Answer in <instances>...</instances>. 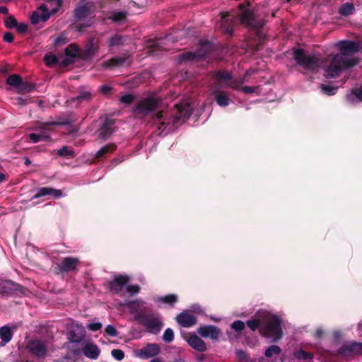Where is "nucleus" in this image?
<instances>
[{
    "instance_id": "nucleus-52",
    "label": "nucleus",
    "mask_w": 362,
    "mask_h": 362,
    "mask_svg": "<svg viewBox=\"0 0 362 362\" xmlns=\"http://www.w3.org/2000/svg\"><path fill=\"white\" fill-rule=\"evenodd\" d=\"M67 42V38L66 37L62 34L60 35H59L55 40H54V45L55 46H59V45H64L66 44Z\"/></svg>"
},
{
    "instance_id": "nucleus-58",
    "label": "nucleus",
    "mask_w": 362,
    "mask_h": 362,
    "mask_svg": "<svg viewBox=\"0 0 362 362\" xmlns=\"http://www.w3.org/2000/svg\"><path fill=\"white\" fill-rule=\"evenodd\" d=\"M102 323L97 322H92L88 325L87 327L88 329L91 331H98L102 327Z\"/></svg>"
},
{
    "instance_id": "nucleus-38",
    "label": "nucleus",
    "mask_w": 362,
    "mask_h": 362,
    "mask_svg": "<svg viewBox=\"0 0 362 362\" xmlns=\"http://www.w3.org/2000/svg\"><path fill=\"white\" fill-rule=\"evenodd\" d=\"M57 155L62 158H72L74 157V152L66 146H63L57 151Z\"/></svg>"
},
{
    "instance_id": "nucleus-39",
    "label": "nucleus",
    "mask_w": 362,
    "mask_h": 362,
    "mask_svg": "<svg viewBox=\"0 0 362 362\" xmlns=\"http://www.w3.org/2000/svg\"><path fill=\"white\" fill-rule=\"evenodd\" d=\"M354 95H355L358 100L362 102V85L359 88H353L351 94L346 95V100L351 101Z\"/></svg>"
},
{
    "instance_id": "nucleus-18",
    "label": "nucleus",
    "mask_w": 362,
    "mask_h": 362,
    "mask_svg": "<svg viewBox=\"0 0 362 362\" xmlns=\"http://www.w3.org/2000/svg\"><path fill=\"white\" fill-rule=\"evenodd\" d=\"M198 333L203 337L217 339L220 335V330L213 325H205L200 327Z\"/></svg>"
},
{
    "instance_id": "nucleus-8",
    "label": "nucleus",
    "mask_w": 362,
    "mask_h": 362,
    "mask_svg": "<svg viewBox=\"0 0 362 362\" xmlns=\"http://www.w3.org/2000/svg\"><path fill=\"white\" fill-rule=\"evenodd\" d=\"M238 8L240 11H242V14L240 15V19L243 24H245L247 26L254 28H260L263 26L264 24L262 23L257 21L255 19L254 13L252 10L245 9V4H239Z\"/></svg>"
},
{
    "instance_id": "nucleus-1",
    "label": "nucleus",
    "mask_w": 362,
    "mask_h": 362,
    "mask_svg": "<svg viewBox=\"0 0 362 362\" xmlns=\"http://www.w3.org/2000/svg\"><path fill=\"white\" fill-rule=\"evenodd\" d=\"M281 322L278 315L267 310H259L247 322V325L252 331L259 328L262 335L276 341L283 334Z\"/></svg>"
},
{
    "instance_id": "nucleus-53",
    "label": "nucleus",
    "mask_w": 362,
    "mask_h": 362,
    "mask_svg": "<svg viewBox=\"0 0 362 362\" xmlns=\"http://www.w3.org/2000/svg\"><path fill=\"white\" fill-rule=\"evenodd\" d=\"M105 332H106L108 335H110V336H111V337H116V336H117V334H118V332H117V331L116 328H115L114 326L111 325H108L106 327V328H105Z\"/></svg>"
},
{
    "instance_id": "nucleus-21",
    "label": "nucleus",
    "mask_w": 362,
    "mask_h": 362,
    "mask_svg": "<svg viewBox=\"0 0 362 362\" xmlns=\"http://www.w3.org/2000/svg\"><path fill=\"white\" fill-rule=\"evenodd\" d=\"M214 100L221 107H226L229 105L230 102V94L220 90L219 88L214 90Z\"/></svg>"
},
{
    "instance_id": "nucleus-37",
    "label": "nucleus",
    "mask_w": 362,
    "mask_h": 362,
    "mask_svg": "<svg viewBox=\"0 0 362 362\" xmlns=\"http://www.w3.org/2000/svg\"><path fill=\"white\" fill-rule=\"evenodd\" d=\"M22 78L18 74H11L6 80V83L8 85H10L11 86H13L18 89L21 82Z\"/></svg>"
},
{
    "instance_id": "nucleus-6",
    "label": "nucleus",
    "mask_w": 362,
    "mask_h": 362,
    "mask_svg": "<svg viewBox=\"0 0 362 362\" xmlns=\"http://www.w3.org/2000/svg\"><path fill=\"white\" fill-rule=\"evenodd\" d=\"M158 100L147 97L139 100L132 108V112L137 118H144L158 108Z\"/></svg>"
},
{
    "instance_id": "nucleus-46",
    "label": "nucleus",
    "mask_w": 362,
    "mask_h": 362,
    "mask_svg": "<svg viewBox=\"0 0 362 362\" xmlns=\"http://www.w3.org/2000/svg\"><path fill=\"white\" fill-rule=\"evenodd\" d=\"M163 339L167 343L171 342L174 339L173 330L170 328L166 329L164 332Z\"/></svg>"
},
{
    "instance_id": "nucleus-42",
    "label": "nucleus",
    "mask_w": 362,
    "mask_h": 362,
    "mask_svg": "<svg viewBox=\"0 0 362 362\" xmlns=\"http://www.w3.org/2000/svg\"><path fill=\"white\" fill-rule=\"evenodd\" d=\"M320 88L322 92L327 95H335L337 90L338 89L337 87H334L332 86L325 84H322Z\"/></svg>"
},
{
    "instance_id": "nucleus-62",
    "label": "nucleus",
    "mask_w": 362,
    "mask_h": 362,
    "mask_svg": "<svg viewBox=\"0 0 362 362\" xmlns=\"http://www.w3.org/2000/svg\"><path fill=\"white\" fill-rule=\"evenodd\" d=\"M324 334V330L321 327H318L316 331L315 336L316 338H320Z\"/></svg>"
},
{
    "instance_id": "nucleus-2",
    "label": "nucleus",
    "mask_w": 362,
    "mask_h": 362,
    "mask_svg": "<svg viewBox=\"0 0 362 362\" xmlns=\"http://www.w3.org/2000/svg\"><path fill=\"white\" fill-rule=\"evenodd\" d=\"M175 107V112L170 116H164L163 111H159L153 115V119L158 122V129L161 132L177 129L189 119L192 113V109L187 103L176 104Z\"/></svg>"
},
{
    "instance_id": "nucleus-3",
    "label": "nucleus",
    "mask_w": 362,
    "mask_h": 362,
    "mask_svg": "<svg viewBox=\"0 0 362 362\" xmlns=\"http://www.w3.org/2000/svg\"><path fill=\"white\" fill-rule=\"evenodd\" d=\"M132 277L127 274H117L112 276V279L108 282L110 291L119 293L126 291L128 294H137L141 291L138 284H131Z\"/></svg>"
},
{
    "instance_id": "nucleus-7",
    "label": "nucleus",
    "mask_w": 362,
    "mask_h": 362,
    "mask_svg": "<svg viewBox=\"0 0 362 362\" xmlns=\"http://www.w3.org/2000/svg\"><path fill=\"white\" fill-rule=\"evenodd\" d=\"M80 264L81 262L78 257H65L54 267L53 272L56 275H64L77 271Z\"/></svg>"
},
{
    "instance_id": "nucleus-48",
    "label": "nucleus",
    "mask_w": 362,
    "mask_h": 362,
    "mask_svg": "<svg viewBox=\"0 0 362 362\" xmlns=\"http://www.w3.org/2000/svg\"><path fill=\"white\" fill-rule=\"evenodd\" d=\"M112 356L117 361H122L124 358V353L121 349H113L111 351Z\"/></svg>"
},
{
    "instance_id": "nucleus-30",
    "label": "nucleus",
    "mask_w": 362,
    "mask_h": 362,
    "mask_svg": "<svg viewBox=\"0 0 362 362\" xmlns=\"http://www.w3.org/2000/svg\"><path fill=\"white\" fill-rule=\"evenodd\" d=\"M117 148L115 144H109L103 146L95 153V158L100 159L105 158L108 153L113 152Z\"/></svg>"
},
{
    "instance_id": "nucleus-31",
    "label": "nucleus",
    "mask_w": 362,
    "mask_h": 362,
    "mask_svg": "<svg viewBox=\"0 0 362 362\" xmlns=\"http://www.w3.org/2000/svg\"><path fill=\"white\" fill-rule=\"evenodd\" d=\"M35 88V85L34 83L21 80V82L17 90L18 93L24 94L32 92Z\"/></svg>"
},
{
    "instance_id": "nucleus-63",
    "label": "nucleus",
    "mask_w": 362,
    "mask_h": 362,
    "mask_svg": "<svg viewBox=\"0 0 362 362\" xmlns=\"http://www.w3.org/2000/svg\"><path fill=\"white\" fill-rule=\"evenodd\" d=\"M357 332L358 334L362 337V320L358 323Z\"/></svg>"
},
{
    "instance_id": "nucleus-27",
    "label": "nucleus",
    "mask_w": 362,
    "mask_h": 362,
    "mask_svg": "<svg viewBox=\"0 0 362 362\" xmlns=\"http://www.w3.org/2000/svg\"><path fill=\"white\" fill-rule=\"evenodd\" d=\"M187 342L192 348L197 351H204L206 349L205 343L196 335L190 336Z\"/></svg>"
},
{
    "instance_id": "nucleus-13",
    "label": "nucleus",
    "mask_w": 362,
    "mask_h": 362,
    "mask_svg": "<svg viewBox=\"0 0 362 362\" xmlns=\"http://www.w3.org/2000/svg\"><path fill=\"white\" fill-rule=\"evenodd\" d=\"M339 353L344 356L362 354V342L345 343L339 350Z\"/></svg>"
},
{
    "instance_id": "nucleus-51",
    "label": "nucleus",
    "mask_w": 362,
    "mask_h": 362,
    "mask_svg": "<svg viewBox=\"0 0 362 362\" xmlns=\"http://www.w3.org/2000/svg\"><path fill=\"white\" fill-rule=\"evenodd\" d=\"M243 83H244V79H241L239 81L234 80L230 83H227L226 85V86L231 87L233 89L238 90L240 85L243 84Z\"/></svg>"
},
{
    "instance_id": "nucleus-24",
    "label": "nucleus",
    "mask_w": 362,
    "mask_h": 362,
    "mask_svg": "<svg viewBox=\"0 0 362 362\" xmlns=\"http://www.w3.org/2000/svg\"><path fill=\"white\" fill-rule=\"evenodd\" d=\"M30 351L37 356L42 357L46 354V347L40 340L32 341L29 346Z\"/></svg>"
},
{
    "instance_id": "nucleus-4",
    "label": "nucleus",
    "mask_w": 362,
    "mask_h": 362,
    "mask_svg": "<svg viewBox=\"0 0 362 362\" xmlns=\"http://www.w3.org/2000/svg\"><path fill=\"white\" fill-rule=\"evenodd\" d=\"M358 62L359 59L357 57L346 58L339 54H336L326 69L325 76L326 78H336L341 74L342 70L354 67Z\"/></svg>"
},
{
    "instance_id": "nucleus-36",
    "label": "nucleus",
    "mask_w": 362,
    "mask_h": 362,
    "mask_svg": "<svg viewBox=\"0 0 362 362\" xmlns=\"http://www.w3.org/2000/svg\"><path fill=\"white\" fill-rule=\"evenodd\" d=\"M214 77L218 81H228L232 79V74L226 70H218L214 74Z\"/></svg>"
},
{
    "instance_id": "nucleus-14",
    "label": "nucleus",
    "mask_w": 362,
    "mask_h": 362,
    "mask_svg": "<svg viewBox=\"0 0 362 362\" xmlns=\"http://www.w3.org/2000/svg\"><path fill=\"white\" fill-rule=\"evenodd\" d=\"M25 294L24 288L10 281L1 279V294Z\"/></svg>"
},
{
    "instance_id": "nucleus-20",
    "label": "nucleus",
    "mask_w": 362,
    "mask_h": 362,
    "mask_svg": "<svg viewBox=\"0 0 362 362\" xmlns=\"http://www.w3.org/2000/svg\"><path fill=\"white\" fill-rule=\"evenodd\" d=\"M234 20L232 18H230L228 13H226L222 15L221 22V29L222 32L225 34H228L230 36H232L233 34V27H234Z\"/></svg>"
},
{
    "instance_id": "nucleus-12",
    "label": "nucleus",
    "mask_w": 362,
    "mask_h": 362,
    "mask_svg": "<svg viewBox=\"0 0 362 362\" xmlns=\"http://www.w3.org/2000/svg\"><path fill=\"white\" fill-rule=\"evenodd\" d=\"M141 323L153 334L158 333L163 327V323L158 317H144L141 319Z\"/></svg>"
},
{
    "instance_id": "nucleus-22",
    "label": "nucleus",
    "mask_w": 362,
    "mask_h": 362,
    "mask_svg": "<svg viewBox=\"0 0 362 362\" xmlns=\"http://www.w3.org/2000/svg\"><path fill=\"white\" fill-rule=\"evenodd\" d=\"M130 38L127 35L115 34L108 38L107 42L110 47H119L129 43Z\"/></svg>"
},
{
    "instance_id": "nucleus-50",
    "label": "nucleus",
    "mask_w": 362,
    "mask_h": 362,
    "mask_svg": "<svg viewBox=\"0 0 362 362\" xmlns=\"http://www.w3.org/2000/svg\"><path fill=\"white\" fill-rule=\"evenodd\" d=\"M236 357L240 362H247V356L245 351L237 350Z\"/></svg>"
},
{
    "instance_id": "nucleus-17",
    "label": "nucleus",
    "mask_w": 362,
    "mask_h": 362,
    "mask_svg": "<svg viewBox=\"0 0 362 362\" xmlns=\"http://www.w3.org/2000/svg\"><path fill=\"white\" fill-rule=\"evenodd\" d=\"M90 14V3L86 0H79L74 10V17L77 20L83 19Z\"/></svg>"
},
{
    "instance_id": "nucleus-59",
    "label": "nucleus",
    "mask_w": 362,
    "mask_h": 362,
    "mask_svg": "<svg viewBox=\"0 0 362 362\" xmlns=\"http://www.w3.org/2000/svg\"><path fill=\"white\" fill-rule=\"evenodd\" d=\"M3 40L5 42H9V43L12 42L13 41V33H10V32H6L4 34Z\"/></svg>"
},
{
    "instance_id": "nucleus-25",
    "label": "nucleus",
    "mask_w": 362,
    "mask_h": 362,
    "mask_svg": "<svg viewBox=\"0 0 362 362\" xmlns=\"http://www.w3.org/2000/svg\"><path fill=\"white\" fill-rule=\"evenodd\" d=\"M100 353V350L95 344L89 343L84 346L83 354L88 358L96 359L99 356Z\"/></svg>"
},
{
    "instance_id": "nucleus-16",
    "label": "nucleus",
    "mask_w": 362,
    "mask_h": 362,
    "mask_svg": "<svg viewBox=\"0 0 362 362\" xmlns=\"http://www.w3.org/2000/svg\"><path fill=\"white\" fill-rule=\"evenodd\" d=\"M115 119L105 118L98 129V136L102 139H107L114 132Z\"/></svg>"
},
{
    "instance_id": "nucleus-49",
    "label": "nucleus",
    "mask_w": 362,
    "mask_h": 362,
    "mask_svg": "<svg viewBox=\"0 0 362 362\" xmlns=\"http://www.w3.org/2000/svg\"><path fill=\"white\" fill-rule=\"evenodd\" d=\"M135 99V96L132 94H125L120 98V101L126 105L131 104Z\"/></svg>"
},
{
    "instance_id": "nucleus-9",
    "label": "nucleus",
    "mask_w": 362,
    "mask_h": 362,
    "mask_svg": "<svg viewBox=\"0 0 362 362\" xmlns=\"http://www.w3.org/2000/svg\"><path fill=\"white\" fill-rule=\"evenodd\" d=\"M337 47L340 51V56L349 58L360 49V45L358 42L351 40H342L338 42Z\"/></svg>"
},
{
    "instance_id": "nucleus-45",
    "label": "nucleus",
    "mask_w": 362,
    "mask_h": 362,
    "mask_svg": "<svg viewBox=\"0 0 362 362\" xmlns=\"http://www.w3.org/2000/svg\"><path fill=\"white\" fill-rule=\"evenodd\" d=\"M39 8L42 10V13H40V21H47L50 17V13L47 8L45 5H41Z\"/></svg>"
},
{
    "instance_id": "nucleus-40",
    "label": "nucleus",
    "mask_w": 362,
    "mask_h": 362,
    "mask_svg": "<svg viewBox=\"0 0 362 362\" xmlns=\"http://www.w3.org/2000/svg\"><path fill=\"white\" fill-rule=\"evenodd\" d=\"M4 25L8 29L15 28L18 25V21L13 15H8L4 21Z\"/></svg>"
},
{
    "instance_id": "nucleus-5",
    "label": "nucleus",
    "mask_w": 362,
    "mask_h": 362,
    "mask_svg": "<svg viewBox=\"0 0 362 362\" xmlns=\"http://www.w3.org/2000/svg\"><path fill=\"white\" fill-rule=\"evenodd\" d=\"M293 57L296 64L305 70L315 71L320 66V60L315 54H307L302 48H293Z\"/></svg>"
},
{
    "instance_id": "nucleus-26",
    "label": "nucleus",
    "mask_w": 362,
    "mask_h": 362,
    "mask_svg": "<svg viewBox=\"0 0 362 362\" xmlns=\"http://www.w3.org/2000/svg\"><path fill=\"white\" fill-rule=\"evenodd\" d=\"M204 56L200 52H186L179 55L178 58L179 62L182 63L184 62L199 61Z\"/></svg>"
},
{
    "instance_id": "nucleus-43",
    "label": "nucleus",
    "mask_w": 362,
    "mask_h": 362,
    "mask_svg": "<svg viewBox=\"0 0 362 362\" xmlns=\"http://www.w3.org/2000/svg\"><path fill=\"white\" fill-rule=\"evenodd\" d=\"M280 352H281V349L279 346L272 345L266 349L265 356L267 357H272L275 355L279 354Z\"/></svg>"
},
{
    "instance_id": "nucleus-15",
    "label": "nucleus",
    "mask_w": 362,
    "mask_h": 362,
    "mask_svg": "<svg viewBox=\"0 0 362 362\" xmlns=\"http://www.w3.org/2000/svg\"><path fill=\"white\" fill-rule=\"evenodd\" d=\"M129 57V54H125L124 56H116L106 61H103L101 64V66L105 69L113 70L125 65V63Z\"/></svg>"
},
{
    "instance_id": "nucleus-60",
    "label": "nucleus",
    "mask_w": 362,
    "mask_h": 362,
    "mask_svg": "<svg viewBox=\"0 0 362 362\" xmlns=\"http://www.w3.org/2000/svg\"><path fill=\"white\" fill-rule=\"evenodd\" d=\"M112 90V87L108 85H103L100 87V92L104 95H108L110 94V91Z\"/></svg>"
},
{
    "instance_id": "nucleus-44",
    "label": "nucleus",
    "mask_w": 362,
    "mask_h": 362,
    "mask_svg": "<svg viewBox=\"0 0 362 362\" xmlns=\"http://www.w3.org/2000/svg\"><path fill=\"white\" fill-rule=\"evenodd\" d=\"M44 61L45 64L48 66H53L59 63L58 57L53 54L45 55Z\"/></svg>"
},
{
    "instance_id": "nucleus-23",
    "label": "nucleus",
    "mask_w": 362,
    "mask_h": 362,
    "mask_svg": "<svg viewBox=\"0 0 362 362\" xmlns=\"http://www.w3.org/2000/svg\"><path fill=\"white\" fill-rule=\"evenodd\" d=\"M177 322L185 327H189L194 325L196 322V318L192 314L182 313L179 314L177 317Z\"/></svg>"
},
{
    "instance_id": "nucleus-33",
    "label": "nucleus",
    "mask_w": 362,
    "mask_h": 362,
    "mask_svg": "<svg viewBox=\"0 0 362 362\" xmlns=\"http://www.w3.org/2000/svg\"><path fill=\"white\" fill-rule=\"evenodd\" d=\"M92 98V93L88 90H80L78 95L71 98L74 103H81L83 101H88Z\"/></svg>"
},
{
    "instance_id": "nucleus-29",
    "label": "nucleus",
    "mask_w": 362,
    "mask_h": 362,
    "mask_svg": "<svg viewBox=\"0 0 362 362\" xmlns=\"http://www.w3.org/2000/svg\"><path fill=\"white\" fill-rule=\"evenodd\" d=\"M16 329V326H4L1 327V346L11 341L13 330Z\"/></svg>"
},
{
    "instance_id": "nucleus-35",
    "label": "nucleus",
    "mask_w": 362,
    "mask_h": 362,
    "mask_svg": "<svg viewBox=\"0 0 362 362\" xmlns=\"http://www.w3.org/2000/svg\"><path fill=\"white\" fill-rule=\"evenodd\" d=\"M64 54L66 57H71L73 59H79V49L75 44H71L64 49Z\"/></svg>"
},
{
    "instance_id": "nucleus-55",
    "label": "nucleus",
    "mask_w": 362,
    "mask_h": 362,
    "mask_svg": "<svg viewBox=\"0 0 362 362\" xmlns=\"http://www.w3.org/2000/svg\"><path fill=\"white\" fill-rule=\"evenodd\" d=\"M40 21V13L37 11H33L30 16V22L33 25L37 24Z\"/></svg>"
},
{
    "instance_id": "nucleus-64",
    "label": "nucleus",
    "mask_w": 362,
    "mask_h": 362,
    "mask_svg": "<svg viewBox=\"0 0 362 362\" xmlns=\"http://www.w3.org/2000/svg\"><path fill=\"white\" fill-rule=\"evenodd\" d=\"M1 14L6 15L7 16L9 15L7 7L1 6Z\"/></svg>"
},
{
    "instance_id": "nucleus-34",
    "label": "nucleus",
    "mask_w": 362,
    "mask_h": 362,
    "mask_svg": "<svg viewBox=\"0 0 362 362\" xmlns=\"http://www.w3.org/2000/svg\"><path fill=\"white\" fill-rule=\"evenodd\" d=\"M355 7L353 4L345 3L343 4L339 9V13L343 16H348L354 13Z\"/></svg>"
},
{
    "instance_id": "nucleus-54",
    "label": "nucleus",
    "mask_w": 362,
    "mask_h": 362,
    "mask_svg": "<svg viewBox=\"0 0 362 362\" xmlns=\"http://www.w3.org/2000/svg\"><path fill=\"white\" fill-rule=\"evenodd\" d=\"M75 62V59L67 57L65 59H63L61 62H59L60 66L62 67H66L69 66L70 64H73Z\"/></svg>"
},
{
    "instance_id": "nucleus-11",
    "label": "nucleus",
    "mask_w": 362,
    "mask_h": 362,
    "mask_svg": "<svg viewBox=\"0 0 362 362\" xmlns=\"http://www.w3.org/2000/svg\"><path fill=\"white\" fill-rule=\"evenodd\" d=\"M160 352V347L156 344H148L141 349H136L133 351L135 357L147 359L150 357H153L158 354Z\"/></svg>"
},
{
    "instance_id": "nucleus-61",
    "label": "nucleus",
    "mask_w": 362,
    "mask_h": 362,
    "mask_svg": "<svg viewBox=\"0 0 362 362\" xmlns=\"http://www.w3.org/2000/svg\"><path fill=\"white\" fill-rule=\"evenodd\" d=\"M256 88L254 86H243L241 88L242 91L245 94L252 93L255 91Z\"/></svg>"
},
{
    "instance_id": "nucleus-56",
    "label": "nucleus",
    "mask_w": 362,
    "mask_h": 362,
    "mask_svg": "<svg viewBox=\"0 0 362 362\" xmlns=\"http://www.w3.org/2000/svg\"><path fill=\"white\" fill-rule=\"evenodd\" d=\"M231 327L235 331H241L245 327V323L240 320H237L232 324Z\"/></svg>"
},
{
    "instance_id": "nucleus-41",
    "label": "nucleus",
    "mask_w": 362,
    "mask_h": 362,
    "mask_svg": "<svg viewBox=\"0 0 362 362\" xmlns=\"http://www.w3.org/2000/svg\"><path fill=\"white\" fill-rule=\"evenodd\" d=\"M127 13L126 11H119L114 13L110 18L115 23L122 22L127 18Z\"/></svg>"
},
{
    "instance_id": "nucleus-10",
    "label": "nucleus",
    "mask_w": 362,
    "mask_h": 362,
    "mask_svg": "<svg viewBox=\"0 0 362 362\" xmlns=\"http://www.w3.org/2000/svg\"><path fill=\"white\" fill-rule=\"evenodd\" d=\"M316 354L313 351L307 350L305 348L296 349L293 353V357L288 362H315Z\"/></svg>"
},
{
    "instance_id": "nucleus-32",
    "label": "nucleus",
    "mask_w": 362,
    "mask_h": 362,
    "mask_svg": "<svg viewBox=\"0 0 362 362\" xmlns=\"http://www.w3.org/2000/svg\"><path fill=\"white\" fill-rule=\"evenodd\" d=\"M28 136L30 141L35 144L40 141H49L51 139L50 136L45 132L31 133Z\"/></svg>"
},
{
    "instance_id": "nucleus-47",
    "label": "nucleus",
    "mask_w": 362,
    "mask_h": 362,
    "mask_svg": "<svg viewBox=\"0 0 362 362\" xmlns=\"http://www.w3.org/2000/svg\"><path fill=\"white\" fill-rule=\"evenodd\" d=\"M160 300L164 303L173 305L177 301V299L176 296H165L160 298Z\"/></svg>"
},
{
    "instance_id": "nucleus-57",
    "label": "nucleus",
    "mask_w": 362,
    "mask_h": 362,
    "mask_svg": "<svg viewBox=\"0 0 362 362\" xmlns=\"http://www.w3.org/2000/svg\"><path fill=\"white\" fill-rule=\"evenodd\" d=\"M17 32L20 34L25 33L28 30V25L25 23H18V25L15 28Z\"/></svg>"
},
{
    "instance_id": "nucleus-19",
    "label": "nucleus",
    "mask_w": 362,
    "mask_h": 362,
    "mask_svg": "<svg viewBox=\"0 0 362 362\" xmlns=\"http://www.w3.org/2000/svg\"><path fill=\"white\" fill-rule=\"evenodd\" d=\"M47 195L59 198L62 196V192L61 189H56L49 187H40L37 190V192L33 195L32 199H35Z\"/></svg>"
},
{
    "instance_id": "nucleus-28",
    "label": "nucleus",
    "mask_w": 362,
    "mask_h": 362,
    "mask_svg": "<svg viewBox=\"0 0 362 362\" xmlns=\"http://www.w3.org/2000/svg\"><path fill=\"white\" fill-rule=\"evenodd\" d=\"M97 51L98 48L90 42L85 46L84 49H79V59H86L94 55Z\"/></svg>"
}]
</instances>
